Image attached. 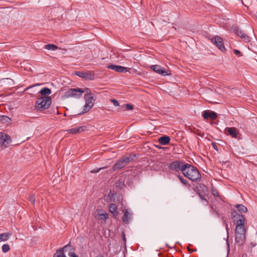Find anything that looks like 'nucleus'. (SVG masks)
I'll use <instances>...</instances> for the list:
<instances>
[{"mask_svg": "<svg viewBox=\"0 0 257 257\" xmlns=\"http://www.w3.org/2000/svg\"><path fill=\"white\" fill-rule=\"evenodd\" d=\"M182 173L186 177L192 181L200 182L201 181V175L198 169L189 164L186 163L184 166Z\"/></svg>", "mask_w": 257, "mask_h": 257, "instance_id": "obj_1", "label": "nucleus"}, {"mask_svg": "<svg viewBox=\"0 0 257 257\" xmlns=\"http://www.w3.org/2000/svg\"><path fill=\"white\" fill-rule=\"evenodd\" d=\"M86 92L85 94L84 98L85 101V105L83 106V110L80 114H84L89 111L94 105V99L93 95L89 91H85Z\"/></svg>", "mask_w": 257, "mask_h": 257, "instance_id": "obj_2", "label": "nucleus"}, {"mask_svg": "<svg viewBox=\"0 0 257 257\" xmlns=\"http://www.w3.org/2000/svg\"><path fill=\"white\" fill-rule=\"evenodd\" d=\"M85 91H89V89L88 88L84 89L80 88H70L65 92L64 96L65 98L73 97L78 98Z\"/></svg>", "mask_w": 257, "mask_h": 257, "instance_id": "obj_3", "label": "nucleus"}, {"mask_svg": "<svg viewBox=\"0 0 257 257\" xmlns=\"http://www.w3.org/2000/svg\"><path fill=\"white\" fill-rule=\"evenodd\" d=\"M231 215L235 224V227L244 228L245 217L235 210H232Z\"/></svg>", "mask_w": 257, "mask_h": 257, "instance_id": "obj_4", "label": "nucleus"}, {"mask_svg": "<svg viewBox=\"0 0 257 257\" xmlns=\"http://www.w3.org/2000/svg\"><path fill=\"white\" fill-rule=\"evenodd\" d=\"M52 103L51 98L49 96H43L39 98L36 102V108L40 110L47 109Z\"/></svg>", "mask_w": 257, "mask_h": 257, "instance_id": "obj_5", "label": "nucleus"}, {"mask_svg": "<svg viewBox=\"0 0 257 257\" xmlns=\"http://www.w3.org/2000/svg\"><path fill=\"white\" fill-rule=\"evenodd\" d=\"M245 232L244 228L235 227V241L239 245H242L245 240Z\"/></svg>", "mask_w": 257, "mask_h": 257, "instance_id": "obj_6", "label": "nucleus"}, {"mask_svg": "<svg viewBox=\"0 0 257 257\" xmlns=\"http://www.w3.org/2000/svg\"><path fill=\"white\" fill-rule=\"evenodd\" d=\"M132 158L131 157H123L118 160L113 166L114 171L119 170L125 166L129 162L131 161Z\"/></svg>", "mask_w": 257, "mask_h": 257, "instance_id": "obj_7", "label": "nucleus"}, {"mask_svg": "<svg viewBox=\"0 0 257 257\" xmlns=\"http://www.w3.org/2000/svg\"><path fill=\"white\" fill-rule=\"evenodd\" d=\"M186 163L180 161H176L172 162L169 165V168L170 170L175 171L176 172L182 171L184 170V166Z\"/></svg>", "mask_w": 257, "mask_h": 257, "instance_id": "obj_8", "label": "nucleus"}, {"mask_svg": "<svg viewBox=\"0 0 257 257\" xmlns=\"http://www.w3.org/2000/svg\"><path fill=\"white\" fill-rule=\"evenodd\" d=\"M212 42L216 46V47L223 53L226 52V48H225L223 39L218 36H215L212 39Z\"/></svg>", "mask_w": 257, "mask_h": 257, "instance_id": "obj_9", "label": "nucleus"}, {"mask_svg": "<svg viewBox=\"0 0 257 257\" xmlns=\"http://www.w3.org/2000/svg\"><path fill=\"white\" fill-rule=\"evenodd\" d=\"M75 74L81 78L88 80H92L94 79V73L93 71H76Z\"/></svg>", "mask_w": 257, "mask_h": 257, "instance_id": "obj_10", "label": "nucleus"}, {"mask_svg": "<svg viewBox=\"0 0 257 257\" xmlns=\"http://www.w3.org/2000/svg\"><path fill=\"white\" fill-rule=\"evenodd\" d=\"M11 143V138L9 135L4 133H0V146L6 148Z\"/></svg>", "mask_w": 257, "mask_h": 257, "instance_id": "obj_11", "label": "nucleus"}, {"mask_svg": "<svg viewBox=\"0 0 257 257\" xmlns=\"http://www.w3.org/2000/svg\"><path fill=\"white\" fill-rule=\"evenodd\" d=\"M151 69H152L155 72L161 74L163 76L168 75V73L166 69L161 66L158 65H153L151 66Z\"/></svg>", "mask_w": 257, "mask_h": 257, "instance_id": "obj_12", "label": "nucleus"}, {"mask_svg": "<svg viewBox=\"0 0 257 257\" xmlns=\"http://www.w3.org/2000/svg\"><path fill=\"white\" fill-rule=\"evenodd\" d=\"M235 34L237 36H239L241 38L243 39V41L245 42H248L250 41V38L244 32L240 30L237 28H235L233 30Z\"/></svg>", "mask_w": 257, "mask_h": 257, "instance_id": "obj_13", "label": "nucleus"}, {"mask_svg": "<svg viewBox=\"0 0 257 257\" xmlns=\"http://www.w3.org/2000/svg\"><path fill=\"white\" fill-rule=\"evenodd\" d=\"M107 67L108 69L113 70L116 72L121 73L127 72L130 69V68L127 67L115 65H109Z\"/></svg>", "mask_w": 257, "mask_h": 257, "instance_id": "obj_14", "label": "nucleus"}, {"mask_svg": "<svg viewBox=\"0 0 257 257\" xmlns=\"http://www.w3.org/2000/svg\"><path fill=\"white\" fill-rule=\"evenodd\" d=\"M202 116L204 119L210 118L211 119L214 120L217 117V113L213 111L205 110L203 111Z\"/></svg>", "mask_w": 257, "mask_h": 257, "instance_id": "obj_15", "label": "nucleus"}, {"mask_svg": "<svg viewBox=\"0 0 257 257\" xmlns=\"http://www.w3.org/2000/svg\"><path fill=\"white\" fill-rule=\"evenodd\" d=\"M86 128H87L86 126L83 125V126H79L78 127H74V128H72L71 129H69V130H67L66 131L68 133L76 135V134H79V133H81L84 132V131H85L86 130Z\"/></svg>", "mask_w": 257, "mask_h": 257, "instance_id": "obj_16", "label": "nucleus"}, {"mask_svg": "<svg viewBox=\"0 0 257 257\" xmlns=\"http://www.w3.org/2000/svg\"><path fill=\"white\" fill-rule=\"evenodd\" d=\"M133 213L129 209H126L122 217V221L125 223L128 224L130 220L132 219Z\"/></svg>", "mask_w": 257, "mask_h": 257, "instance_id": "obj_17", "label": "nucleus"}, {"mask_svg": "<svg viewBox=\"0 0 257 257\" xmlns=\"http://www.w3.org/2000/svg\"><path fill=\"white\" fill-rule=\"evenodd\" d=\"M170 138L169 136H163L158 139L159 143L162 145H167L169 144Z\"/></svg>", "mask_w": 257, "mask_h": 257, "instance_id": "obj_18", "label": "nucleus"}, {"mask_svg": "<svg viewBox=\"0 0 257 257\" xmlns=\"http://www.w3.org/2000/svg\"><path fill=\"white\" fill-rule=\"evenodd\" d=\"M97 216L101 220H106L108 218V215L107 213L102 210H98L97 212Z\"/></svg>", "mask_w": 257, "mask_h": 257, "instance_id": "obj_19", "label": "nucleus"}, {"mask_svg": "<svg viewBox=\"0 0 257 257\" xmlns=\"http://www.w3.org/2000/svg\"><path fill=\"white\" fill-rule=\"evenodd\" d=\"M227 132L232 137L236 138L238 134L235 127H228L227 128Z\"/></svg>", "mask_w": 257, "mask_h": 257, "instance_id": "obj_20", "label": "nucleus"}, {"mask_svg": "<svg viewBox=\"0 0 257 257\" xmlns=\"http://www.w3.org/2000/svg\"><path fill=\"white\" fill-rule=\"evenodd\" d=\"M39 93L43 96H46V95H49L51 93V90L47 87H44L41 89Z\"/></svg>", "mask_w": 257, "mask_h": 257, "instance_id": "obj_21", "label": "nucleus"}, {"mask_svg": "<svg viewBox=\"0 0 257 257\" xmlns=\"http://www.w3.org/2000/svg\"><path fill=\"white\" fill-rule=\"evenodd\" d=\"M11 119L6 115H0V122L3 123L8 124L11 122Z\"/></svg>", "mask_w": 257, "mask_h": 257, "instance_id": "obj_22", "label": "nucleus"}, {"mask_svg": "<svg viewBox=\"0 0 257 257\" xmlns=\"http://www.w3.org/2000/svg\"><path fill=\"white\" fill-rule=\"evenodd\" d=\"M11 235V233H3L0 234V242L7 240L9 238Z\"/></svg>", "mask_w": 257, "mask_h": 257, "instance_id": "obj_23", "label": "nucleus"}, {"mask_svg": "<svg viewBox=\"0 0 257 257\" xmlns=\"http://www.w3.org/2000/svg\"><path fill=\"white\" fill-rule=\"evenodd\" d=\"M235 207L237 208L238 211L242 212H246L247 211V208L242 204H236Z\"/></svg>", "mask_w": 257, "mask_h": 257, "instance_id": "obj_24", "label": "nucleus"}, {"mask_svg": "<svg viewBox=\"0 0 257 257\" xmlns=\"http://www.w3.org/2000/svg\"><path fill=\"white\" fill-rule=\"evenodd\" d=\"M109 209L110 212L112 214L117 213L116 212L117 206L114 203H111L109 204Z\"/></svg>", "mask_w": 257, "mask_h": 257, "instance_id": "obj_25", "label": "nucleus"}, {"mask_svg": "<svg viewBox=\"0 0 257 257\" xmlns=\"http://www.w3.org/2000/svg\"><path fill=\"white\" fill-rule=\"evenodd\" d=\"M44 47L47 50H51L53 51H55L58 49V47L54 44H47Z\"/></svg>", "mask_w": 257, "mask_h": 257, "instance_id": "obj_26", "label": "nucleus"}, {"mask_svg": "<svg viewBox=\"0 0 257 257\" xmlns=\"http://www.w3.org/2000/svg\"><path fill=\"white\" fill-rule=\"evenodd\" d=\"M53 257H66V256L63 252V250L58 249L54 254Z\"/></svg>", "mask_w": 257, "mask_h": 257, "instance_id": "obj_27", "label": "nucleus"}, {"mask_svg": "<svg viewBox=\"0 0 257 257\" xmlns=\"http://www.w3.org/2000/svg\"><path fill=\"white\" fill-rule=\"evenodd\" d=\"M2 249L4 253H6L10 250V246L8 244H4L3 245Z\"/></svg>", "mask_w": 257, "mask_h": 257, "instance_id": "obj_28", "label": "nucleus"}, {"mask_svg": "<svg viewBox=\"0 0 257 257\" xmlns=\"http://www.w3.org/2000/svg\"><path fill=\"white\" fill-rule=\"evenodd\" d=\"M71 245H70V243H69L68 244L65 245L64 247L59 248L60 250H63V252L67 251L69 249H70Z\"/></svg>", "mask_w": 257, "mask_h": 257, "instance_id": "obj_29", "label": "nucleus"}, {"mask_svg": "<svg viewBox=\"0 0 257 257\" xmlns=\"http://www.w3.org/2000/svg\"><path fill=\"white\" fill-rule=\"evenodd\" d=\"M177 177H178V178H179V180L180 181V182H181L182 184H183L184 185H186V184H187V183H188V181H187L186 179H184L183 178V177L182 176H181V175H178V176H177Z\"/></svg>", "mask_w": 257, "mask_h": 257, "instance_id": "obj_30", "label": "nucleus"}, {"mask_svg": "<svg viewBox=\"0 0 257 257\" xmlns=\"http://www.w3.org/2000/svg\"><path fill=\"white\" fill-rule=\"evenodd\" d=\"M29 200L33 204H35V197L34 195H30L29 197Z\"/></svg>", "mask_w": 257, "mask_h": 257, "instance_id": "obj_31", "label": "nucleus"}, {"mask_svg": "<svg viewBox=\"0 0 257 257\" xmlns=\"http://www.w3.org/2000/svg\"><path fill=\"white\" fill-rule=\"evenodd\" d=\"M198 194L199 195L200 199L205 202V205H207L208 204V201L205 198L204 196L203 195H201L200 193H198Z\"/></svg>", "mask_w": 257, "mask_h": 257, "instance_id": "obj_32", "label": "nucleus"}, {"mask_svg": "<svg viewBox=\"0 0 257 257\" xmlns=\"http://www.w3.org/2000/svg\"><path fill=\"white\" fill-rule=\"evenodd\" d=\"M123 185V183L122 181H121L120 180H119L116 183V187H118L121 188L122 186Z\"/></svg>", "mask_w": 257, "mask_h": 257, "instance_id": "obj_33", "label": "nucleus"}, {"mask_svg": "<svg viewBox=\"0 0 257 257\" xmlns=\"http://www.w3.org/2000/svg\"><path fill=\"white\" fill-rule=\"evenodd\" d=\"M68 255L70 257H78V256L75 254V252L73 251H69Z\"/></svg>", "mask_w": 257, "mask_h": 257, "instance_id": "obj_34", "label": "nucleus"}, {"mask_svg": "<svg viewBox=\"0 0 257 257\" xmlns=\"http://www.w3.org/2000/svg\"><path fill=\"white\" fill-rule=\"evenodd\" d=\"M111 101L113 103L114 106H117L119 105L118 101L116 99H112L111 100Z\"/></svg>", "mask_w": 257, "mask_h": 257, "instance_id": "obj_35", "label": "nucleus"}, {"mask_svg": "<svg viewBox=\"0 0 257 257\" xmlns=\"http://www.w3.org/2000/svg\"><path fill=\"white\" fill-rule=\"evenodd\" d=\"M126 106V109L127 110H131L133 108V105L130 104H126L125 105Z\"/></svg>", "mask_w": 257, "mask_h": 257, "instance_id": "obj_36", "label": "nucleus"}, {"mask_svg": "<svg viewBox=\"0 0 257 257\" xmlns=\"http://www.w3.org/2000/svg\"><path fill=\"white\" fill-rule=\"evenodd\" d=\"M233 53L236 55H237V56H240V54H241V52L238 50H236V49H234L233 50Z\"/></svg>", "mask_w": 257, "mask_h": 257, "instance_id": "obj_37", "label": "nucleus"}, {"mask_svg": "<svg viewBox=\"0 0 257 257\" xmlns=\"http://www.w3.org/2000/svg\"><path fill=\"white\" fill-rule=\"evenodd\" d=\"M103 168H99L96 170H92L90 171L91 173H97L101 169H102Z\"/></svg>", "mask_w": 257, "mask_h": 257, "instance_id": "obj_38", "label": "nucleus"}, {"mask_svg": "<svg viewBox=\"0 0 257 257\" xmlns=\"http://www.w3.org/2000/svg\"><path fill=\"white\" fill-rule=\"evenodd\" d=\"M211 207L213 212H214L217 216H218L219 215L218 212L217 210H216V209L214 208V207L212 206H211Z\"/></svg>", "mask_w": 257, "mask_h": 257, "instance_id": "obj_39", "label": "nucleus"}, {"mask_svg": "<svg viewBox=\"0 0 257 257\" xmlns=\"http://www.w3.org/2000/svg\"><path fill=\"white\" fill-rule=\"evenodd\" d=\"M212 147H213V148H214V150H217V151L218 150L217 146V145H216L215 143H212Z\"/></svg>", "mask_w": 257, "mask_h": 257, "instance_id": "obj_40", "label": "nucleus"}, {"mask_svg": "<svg viewBox=\"0 0 257 257\" xmlns=\"http://www.w3.org/2000/svg\"><path fill=\"white\" fill-rule=\"evenodd\" d=\"M224 223H225V224L226 229L227 231L228 232V231L229 230V228L228 227V225H227V223L225 221H224Z\"/></svg>", "mask_w": 257, "mask_h": 257, "instance_id": "obj_41", "label": "nucleus"}, {"mask_svg": "<svg viewBox=\"0 0 257 257\" xmlns=\"http://www.w3.org/2000/svg\"><path fill=\"white\" fill-rule=\"evenodd\" d=\"M188 251H189L190 253H192L193 252V250H191V249H190L189 247L187 248Z\"/></svg>", "mask_w": 257, "mask_h": 257, "instance_id": "obj_42", "label": "nucleus"}, {"mask_svg": "<svg viewBox=\"0 0 257 257\" xmlns=\"http://www.w3.org/2000/svg\"><path fill=\"white\" fill-rule=\"evenodd\" d=\"M123 239L124 241H125V235L124 233H123Z\"/></svg>", "mask_w": 257, "mask_h": 257, "instance_id": "obj_43", "label": "nucleus"}, {"mask_svg": "<svg viewBox=\"0 0 257 257\" xmlns=\"http://www.w3.org/2000/svg\"><path fill=\"white\" fill-rule=\"evenodd\" d=\"M95 257H104V256L102 255H101V254H99V255H97Z\"/></svg>", "mask_w": 257, "mask_h": 257, "instance_id": "obj_44", "label": "nucleus"}, {"mask_svg": "<svg viewBox=\"0 0 257 257\" xmlns=\"http://www.w3.org/2000/svg\"><path fill=\"white\" fill-rule=\"evenodd\" d=\"M213 195L218 196V193H216V192H215V193H213Z\"/></svg>", "mask_w": 257, "mask_h": 257, "instance_id": "obj_45", "label": "nucleus"}, {"mask_svg": "<svg viewBox=\"0 0 257 257\" xmlns=\"http://www.w3.org/2000/svg\"><path fill=\"white\" fill-rule=\"evenodd\" d=\"M213 195L218 196V193H216V192H215V193H213Z\"/></svg>", "mask_w": 257, "mask_h": 257, "instance_id": "obj_46", "label": "nucleus"}, {"mask_svg": "<svg viewBox=\"0 0 257 257\" xmlns=\"http://www.w3.org/2000/svg\"><path fill=\"white\" fill-rule=\"evenodd\" d=\"M33 86H30V87H28L27 88H26V89H29V88H31V87H32Z\"/></svg>", "mask_w": 257, "mask_h": 257, "instance_id": "obj_47", "label": "nucleus"}, {"mask_svg": "<svg viewBox=\"0 0 257 257\" xmlns=\"http://www.w3.org/2000/svg\"><path fill=\"white\" fill-rule=\"evenodd\" d=\"M198 136H202V135H200V134H198Z\"/></svg>", "mask_w": 257, "mask_h": 257, "instance_id": "obj_48", "label": "nucleus"}, {"mask_svg": "<svg viewBox=\"0 0 257 257\" xmlns=\"http://www.w3.org/2000/svg\"><path fill=\"white\" fill-rule=\"evenodd\" d=\"M171 257H174V256H171Z\"/></svg>", "mask_w": 257, "mask_h": 257, "instance_id": "obj_49", "label": "nucleus"}]
</instances>
